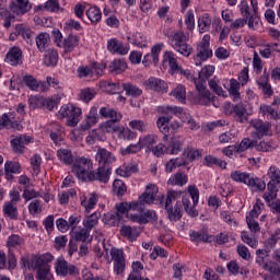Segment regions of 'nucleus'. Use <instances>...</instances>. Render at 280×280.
<instances>
[{
    "label": "nucleus",
    "mask_w": 280,
    "mask_h": 280,
    "mask_svg": "<svg viewBox=\"0 0 280 280\" xmlns=\"http://www.w3.org/2000/svg\"><path fill=\"white\" fill-rule=\"evenodd\" d=\"M215 73V66L207 65L199 72V78L194 79V84L198 91V104L201 106H207V104L211 103V92L207 90V80L211 78V75Z\"/></svg>",
    "instance_id": "obj_1"
},
{
    "label": "nucleus",
    "mask_w": 280,
    "mask_h": 280,
    "mask_svg": "<svg viewBox=\"0 0 280 280\" xmlns=\"http://www.w3.org/2000/svg\"><path fill=\"white\" fill-rule=\"evenodd\" d=\"M118 121L119 120L103 121L100 125L101 135H113L114 132H117L118 139H124L125 141H132V139H137V132L129 128L116 125Z\"/></svg>",
    "instance_id": "obj_2"
},
{
    "label": "nucleus",
    "mask_w": 280,
    "mask_h": 280,
    "mask_svg": "<svg viewBox=\"0 0 280 280\" xmlns=\"http://www.w3.org/2000/svg\"><path fill=\"white\" fill-rule=\"evenodd\" d=\"M267 176L270 179L267 184V191L262 195L266 203L270 206V202L277 198L280 189V168L272 165L267 171Z\"/></svg>",
    "instance_id": "obj_3"
},
{
    "label": "nucleus",
    "mask_w": 280,
    "mask_h": 280,
    "mask_svg": "<svg viewBox=\"0 0 280 280\" xmlns=\"http://www.w3.org/2000/svg\"><path fill=\"white\" fill-rule=\"evenodd\" d=\"M72 173L83 183L95 180L93 161L89 158H79L72 165Z\"/></svg>",
    "instance_id": "obj_4"
},
{
    "label": "nucleus",
    "mask_w": 280,
    "mask_h": 280,
    "mask_svg": "<svg viewBox=\"0 0 280 280\" xmlns=\"http://www.w3.org/2000/svg\"><path fill=\"white\" fill-rule=\"evenodd\" d=\"M231 178L235 183L247 185L252 191H264L266 189V182L246 172L234 171L231 173Z\"/></svg>",
    "instance_id": "obj_5"
},
{
    "label": "nucleus",
    "mask_w": 280,
    "mask_h": 280,
    "mask_svg": "<svg viewBox=\"0 0 280 280\" xmlns=\"http://www.w3.org/2000/svg\"><path fill=\"white\" fill-rule=\"evenodd\" d=\"M58 119H67V125L71 128H75L78 124H80V119H82V109L73 104L63 105L57 113Z\"/></svg>",
    "instance_id": "obj_6"
},
{
    "label": "nucleus",
    "mask_w": 280,
    "mask_h": 280,
    "mask_svg": "<svg viewBox=\"0 0 280 280\" xmlns=\"http://www.w3.org/2000/svg\"><path fill=\"white\" fill-rule=\"evenodd\" d=\"M209 58H213V50L211 49V35L206 34L197 45V54L194 56V62L196 67H200Z\"/></svg>",
    "instance_id": "obj_7"
},
{
    "label": "nucleus",
    "mask_w": 280,
    "mask_h": 280,
    "mask_svg": "<svg viewBox=\"0 0 280 280\" xmlns=\"http://www.w3.org/2000/svg\"><path fill=\"white\" fill-rule=\"evenodd\" d=\"M187 38L185 37V33L183 31L176 32L170 39V45L173 47L174 50L177 51V54H180L182 56H185L188 58V56H191V51H194V48L191 45L187 44Z\"/></svg>",
    "instance_id": "obj_8"
},
{
    "label": "nucleus",
    "mask_w": 280,
    "mask_h": 280,
    "mask_svg": "<svg viewBox=\"0 0 280 280\" xmlns=\"http://www.w3.org/2000/svg\"><path fill=\"white\" fill-rule=\"evenodd\" d=\"M188 194L192 200V205L189 197H183L184 209L186 213L190 215V218H198V210H196V207L200 200V191L196 188V186H188Z\"/></svg>",
    "instance_id": "obj_9"
},
{
    "label": "nucleus",
    "mask_w": 280,
    "mask_h": 280,
    "mask_svg": "<svg viewBox=\"0 0 280 280\" xmlns=\"http://www.w3.org/2000/svg\"><path fill=\"white\" fill-rule=\"evenodd\" d=\"M188 194L192 200V205L189 197H183L184 209L186 213L190 215V218H198V210H196V207L200 200V191L196 188V186H188Z\"/></svg>",
    "instance_id": "obj_10"
},
{
    "label": "nucleus",
    "mask_w": 280,
    "mask_h": 280,
    "mask_svg": "<svg viewBox=\"0 0 280 280\" xmlns=\"http://www.w3.org/2000/svg\"><path fill=\"white\" fill-rule=\"evenodd\" d=\"M142 202L147 205H163L165 195H159V186L156 184H148L141 195Z\"/></svg>",
    "instance_id": "obj_11"
},
{
    "label": "nucleus",
    "mask_w": 280,
    "mask_h": 280,
    "mask_svg": "<svg viewBox=\"0 0 280 280\" xmlns=\"http://www.w3.org/2000/svg\"><path fill=\"white\" fill-rule=\"evenodd\" d=\"M159 110L160 113H164L165 115H176V117L182 119L184 124H188V128H190V130H198V128H200L198 124H196V120H194V118L187 116V114L183 112L182 107L164 106L160 107Z\"/></svg>",
    "instance_id": "obj_12"
},
{
    "label": "nucleus",
    "mask_w": 280,
    "mask_h": 280,
    "mask_svg": "<svg viewBox=\"0 0 280 280\" xmlns=\"http://www.w3.org/2000/svg\"><path fill=\"white\" fill-rule=\"evenodd\" d=\"M223 108L225 115H234L235 121H240V124L248 121V110L246 109V105L244 103L236 105L225 103Z\"/></svg>",
    "instance_id": "obj_13"
},
{
    "label": "nucleus",
    "mask_w": 280,
    "mask_h": 280,
    "mask_svg": "<svg viewBox=\"0 0 280 280\" xmlns=\"http://www.w3.org/2000/svg\"><path fill=\"white\" fill-rule=\"evenodd\" d=\"M261 211H264V202L260 199H257L252 211L246 215V222L252 233H259L260 231L257 218L261 215Z\"/></svg>",
    "instance_id": "obj_14"
},
{
    "label": "nucleus",
    "mask_w": 280,
    "mask_h": 280,
    "mask_svg": "<svg viewBox=\"0 0 280 280\" xmlns=\"http://www.w3.org/2000/svg\"><path fill=\"white\" fill-rule=\"evenodd\" d=\"M109 255L114 265L115 275H117V277H124V272H126V256H124V249L114 247L109 250Z\"/></svg>",
    "instance_id": "obj_15"
},
{
    "label": "nucleus",
    "mask_w": 280,
    "mask_h": 280,
    "mask_svg": "<svg viewBox=\"0 0 280 280\" xmlns=\"http://www.w3.org/2000/svg\"><path fill=\"white\" fill-rule=\"evenodd\" d=\"M55 272L58 277H67L69 275H78V268L69 264L65 257H59L55 262Z\"/></svg>",
    "instance_id": "obj_16"
},
{
    "label": "nucleus",
    "mask_w": 280,
    "mask_h": 280,
    "mask_svg": "<svg viewBox=\"0 0 280 280\" xmlns=\"http://www.w3.org/2000/svg\"><path fill=\"white\" fill-rule=\"evenodd\" d=\"M162 67L164 69H168V73L171 75H176V73H178L180 66L178 65V59L174 51L166 50L164 52L162 59Z\"/></svg>",
    "instance_id": "obj_17"
},
{
    "label": "nucleus",
    "mask_w": 280,
    "mask_h": 280,
    "mask_svg": "<svg viewBox=\"0 0 280 280\" xmlns=\"http://www.w3.org/2000/svg\"><path fill=\"white\" fill-rule=\"evenodd\" d=\"M95 161L98 163L100 167H108V165H113V163L117 161V158L105 148H98L96 150Z\"/></svg>",
    "instance_id": "obj_18"
},
{
    "label": "nucleus",
    "mask_w": 280,
    "mask_h": 280,
    "mask_svg": "<svg viewBox=\"0 0 280 280\" xmlns=\"http://www.w3.org/2000/svg\"><path fill=\"white\" fill-rule=\"evenodd\" d=\"M250 126L256 130L258 137H268L272 135V125L269 121L253 119L250 120Z\"/></svg>",
    "instance_id": "obj_19"
},
{
    "label": "nucleus",
    "mask_w": 280,
    "mask_h": 280,
    "mask_svg": "<svg viewBox=\"0 0 280 280\" xmlns=\"http://www.w3.org/2000/svg\"><path fill=\"white\" fill-rule=\"evenodd\" d=\"M107 51H109V54H115L116 56H126L130 49L117 38H110L107 40Z\"/></svg>",
    "instance_id": "obj_20"
},
{
    "label": "nucleus",
    "mask_w": 280,
    "mask_h": 280,
    "mask_svg": "<svg viewBox=\"0 0 280 280\" xmlns=\"http://www.w3.org/2000/svg\"><path fill=\"white\" fill-rule=\"evenodd\" d=\"M145 89L156 91L158 93H167V83L159 78L151 77L144 81Z\"/></svg>",
    "instance_id": "obj_21"
},
{
    "label": "nucleus",
    "mask_w": 280,
    "mask_h": 280,
    "mask_svg": "<svg viewBox=\"0 0 280 280\" xmlns=\"http://www.w3.org/2000/svg\"><path fill=\"white\" fill-rule=\"evenodd\" d=\"M100 122V116L97 115V107H92L84 120L80 125L81 130H91L93 126Z\"/></svg>",
    "instance_id": "obj_22"
},
{
    "label": "nucleus",
    "mask_w": 280,
    "mask_h": 280,
    "mask_svg": "<svg viewBox=\"0 0 280 280\" xmlns=\"http://www.w3.org/2000/svg\"><path fill=\"white\" fill-rule=\"evenodd\" d=\"M30 10H32L30 0H12L11 2V11L18 16H23V14H26Z\"/></svg>",
    "instance_id": "obj_23"
},
{
    "label": "nucleus",
    "mask_w": 280,
    "mask_h": 280,
    "mask_svg": "<svg viewBox=\"0 0 280 280\" xmlns=\"http://www.w3.org/2000/svg\"><path fill=\"white\" fill-rule=\"evenodd\" d=\"M127 218L130 222L141 224V201L129 202V213Z\"/></svg>",
    "instance_id": "obj_24"
},
{
    "label": "nucleus",
    "mask_w": 280,
    "mask_h": 280,
    "mask_svg": "<svg viewBox=\"0 0 280 280\" xmlns=\"http://www.w3.org/2000/svg\"><path fill=\"white\" fill-rule=\"evenodd\" d=\"M30 143H34V138L30 136H18L11 141L13 151L18 153L23 152L25 145H30Z\"/></svg>",
    "instance_id": "obj_25"
},
{
    "label": "nucleus",
    "mask_w": 280,
    "mask_h": 280,
    "mask_svg": "<svg viewBox=\"0 0 280 280\" xmlns=\"http://www.w3.org/2000/svg\"><path fill=\"white\" fill-rule=\"evenodd\" d=\"M22 168L19 162L7 161L4 163V176L7 180H12L14 178V174H21Z\"/></svg>",
    "instance_id": "obj_26"
},
{
    "label": "nucleus",
    "mask_w": 280,
    "mask_h": 280,
    "mask_svg": "<svg viewBox=\"0 0 280 280\" xmlns=\"http://www.w3.org/2000/svg\"><path fill=\"white\" fill-rule=\"evenodd\" d=\"M96 205H97V194L92 192L88 196L83 194L81 196V206L85 209L88 213H90V211H93Z\"/></svg>",
    "instance_id": "obj_27"
},
{
    "label": "nucleus",
    "mask_w": 280,
    "mask_h": 280,
    "mask_svg": "<svg viewBox=\"0 0 280 280\" xmlns=\"http://www.w3.org/2000/svg\"><path fill=\"white\" fill-rule=\"evenodd\" d=\"M100 115L104 119H110L109 121H121L124 115L121 113L110 108V107H101Z\"/></svg>",
    "instance_id": "obj_28"
},
{
    "label": "nucleus",
    "mask_w": 280,
    "mask_h": 280,
    "mask_svg": "<svg viewBox=\"0 0 280 280\" xmlns=\"http://www.w3.org/2000/svg\"><path fill=\"white\" fill-rule=\"evenodd\" d=\"M80 45V37L74 34H70L67 38L63 39V45H61V49L65 50L66 54H71L75 47Z\"/></svg>",
    "instance_id": "obj_29"
},
{
    "label": "nucleus",
    "mask_w": 280,
    "mask_h": 280,
    "mask_svg": "<svg viewBox=\"0 0 280 280\" xmlns=\"http://www.w3.org/2000/svg\"><path fill=\"white\" fill-rule=\"evenodd\" d=\"M189 237L190 242H194V244H200L201 242L207 243L209 240H211V236H209V233L205 228L199 231H190Z\"/></svg>",
    "instance_id": "obj_30"
},
{
    "label": "nucleus",
    "mask_w": 280,
    "mask_h": 280,
    "mask_svg": "<svg viewBox=\"0 0 280 280\" xmlns=\"http://www.w3.org/2000/svg\"><path fill=\"white\" fill-rule=\"evenodd\" d=\"M122 89L126 92V95H130L131 106H133L135 108H139V103H135V100H137V97H139V95L141 94L139 88H137L130 83H125V84H122Z\"/></svg>",
    "instance_id": "obj_31"
},
{
    "label": "nucleus",
    "mask_w": 280,
    "mask_h": 280,
    "mask_svg": "<svg viewBox=\"0 0 280 280\" xmlns=\"http://www.w3.org/2000/svg\"><path fill=\"white\" fill-rule=\"evenodd\" d=\"M259 113L262 115V117H269V119H280L279 108L272 107V105H260Z\"/></svg>",
    "instance_id": "obj_32"
},
{
    "label": "nucleus",
    "mask_w": 280,
    "mask_h": 280,
    "mask_svg": "<svg viewBox=\"0 0 280 280\" xmlns=\"http://www.w3.org/2000/svg\"><path fill=\"white\" fill-rule=\"evenodd\" d=\"M2 213L4 218H9V220H16V218H19V208H16V203L7 201L2 206Z\"/></svg>",
    "instance_id": "obj_33"
},
{
    "label": "nucleus",
    "mask_w": 280,
    "mask_h": 280,
    "mask_svg": "<svg viewBox=\"0 0 280 280\" xmlns=\"http://www.w3.org/2000/svg\"><path fill=\"white\" fill-rule=\"evenodd\" d=\"M268 273L265 275V280H280V266L270 261L269 266L265 269Z\"/></svg>",
    "instance_id": "obj_34"
},
{
    "label": "nucleus",
    "mask_w": 280,
    "mask_h": 280,
    "mask_svg": "<svg viewBox=\"0 0 280 280\" xmlns=\"http://www.w3.org/2000/svg\"><path fill=\"white\" fill-rule=\"evenodd\" d=\"M183 148V142L178 137H173L166 144V154L176 155L180 152Z\"/></svg>",
    "instance_id": "obj_35"
},
{
    "label": "nucleus",
    "mask_w": 280,
    "mask_h": 280,
    "mask_svg": "<svg viewBox=\"0 0 280 280\" xmlns=\"http://www.w3.org/2000/svg\"><path fill=\"white\" fill-rule=\"evenodd\" d=\"M270 254L266 249L256 250V264L264 270L270 265Z\"/></svg>",
    "instance_id": "obj_36"
},
{
    "label": "nucleus",
    "mask_w": 280,
    "mask_h": 280,
    "mask_svg": "<svg viewBox=\"0 0 280 280\" xmlns=\"http://www.w3.org/2000/svg\"><path fill=\"white\" fill-rule=\"evenodd\" d=\"M37 280H54V273H51V266L39 265L36 270Z\"/></svg>",
    "instance_id": "obj_37"
},
{
    "label": "nucleus",
    "mask_w": 280,
    "mask_h": 280,
    "mask_svg": "<svg viewBox=\"0 0 280 280\" xmlns=\"http://www.w3.org/2000/svg\"><path fill=\"white\" fill-rule=\"evenodd\" d=\"M211 15L209 13H203L198 19V30L199 34H206V32H209L211 30Z\"/></svg>",
    "instance_id": "obj_38"
},
{
    "label": "nucleus",
    "mask_w": 280,
    "mask_h": 280,
    "mask_svg": "<svg viewBox=\"0 0 280 280\" xmlns=\"http://www.w3.org/2000/svg\"><path fill=\"white\" fill-rule=\"evenodd\" d=\"M168 213V219L171 222H178L180 218H183V205L180 202H176L175 207L165 208Z\"/></svg>",
    "instance_id": "obj_39"
},
{
    "label": "nucleus",
    "mask_w": 280,
    "mask_h": 280,
    "mask_svg": "<svg viewBox=\"0 0 280 280\" xmlns=\"http://www.w3.org/2000/svg\"><path fill=\"white\" fill-rule=\"evenodd\" d=\"M21 56H22L21 48L13 47L7 54L5 62L12 66H16L19 65V62H21Z\"/></svg>",
    "instance_id": "obj_40"
},
{
    "label": "nucleus",
    "mask_w": 280,
    "mask_h": 280,
    "mask_svg": "<svg viewBox=\"0 0 280 280\" xmlns=\"http://www.w3.org/2000/svg\"><path fill=\"white\" fill-rule=\"evenodd\" d=\"M24 244L25 240L16 234H12L7 238V248H9V250L21 248Z\"/></svg>",
    "instance_id": "obj_41"
},
{
    "label": "nucleus",
    "mask_w": 280,
    "mask_h": 280,
    "mask_svg": "<svg viewBox=\"0 0 280 280\" xmlns=\"http://www.w3.org/2000/svg\"><path fill=\"white\" fill-rule=\"evenodd\" d=\"M187 180L188 177L185 173L177 172L168 178L167 185L183 187L184 185H187Z\"/></svg>",
    "instance_id": "obj_42"
},
{
    "label": "nucleus",
    "mask_w": 280,
    "mask_h": 280,
    "mask_svg": "<svg viewBox=\"0 0 280 280\" xmlns=\"http://www.w3.org/2000/svg\"><path fill=\"white\" fill-rule=\"evenodd\" d=\"M94 180L100 183H108L110 180V171L106 166H100L97 171H93Z\"/></svg>",
    "instance_id": "obj_43"
},
{
    "label": "nucleus",
    "mask_w": 280,
    "mask_h": 280,
    "mask_svg": "<svg viewBox=\"0 0 280 280\" xmlns=\"http://www.w3.org/2000/svg\"><path fill=\"white\" fill-rule=\"evenodd\" d=\"M85 15L88 16L89 21L93 23L94 25L100 23L102 21V10L97 7H90L85 11Z\"/></svg>",
    "instance_id": "obj_44"
},
{
    "label": "nucleus",
    "mask_w": 280,
    "mask_h": 280,
    "mask_svg": "<svg viewBox=\"0 0 280 280\" xmlns=\"http://www.w3.org/2000/svg\"><path fill=\"white\" fill-rule=\"evenodd\" d=\"M183 165H187L186 159L184 158L171 159L165 165V172H167V174H172V172L176 170V167H183Z\"/></svg>",
    "instance_id": "obj_45"
},
{
    "label": "nucleus",
    "mask_w": 280,
    "mask_h": 280,
    "mask_svg": "<svg viewBox=\"0 0 280 280\" xmlns=\"http://www.w3.org/2000/svg\"><path fill=\"white\" fill-rule=\"evenodd\" d=\"M171 95L177 100L180 104H185L187 102V90L185 85L178 84L172 92Z\"/></svg>",
    "instance_id": "obj_46"
},
{
    "label": "nucleus",
    "mask_w": 280,
    "mask_h": 280,
    "mask_svg": "<svg viewBox=\"0 0 280 280\" xmlns=\"http://www.w3.org/2000/svg\"><path fill=\"white\" fill-rule=\"evenodd\" d=\"M233 102H240L242 95L240 94V83L236 79L230 80V88L228 89Z\"/></svg>",
    "instance_id": "obj_47"
},
{
    "label": "nucleus",
    "mask_w": 280,
    "mask_h": 280,
    "mask_svg": "<svg viewBox=\"0 0 280 280\" xmlns=\"http://www.w3.org/2000/svg\"><path fill=\"white\" fill-rule=\"evenodd\" d=\"M100 88L105 93H112V94L119 93V91H121V85L119 83H113L110 81H102L100 83Z\"/></svg>",
    "instance_id": "obj_48"
},
{
    "label": "nucleus",
    "mask_w": 280,
    "mask_h": 280,
    "mask_svg": "<svg viewBox=\"0 0 280 280\" xmlns=\"http://www.w3.org/2000/svg\"><path fill=\"white\" fill-rule=\"evenodd\" d=\"M95 141H106V135L97 132V129L91 130L85 142L88 145H95Z\"/></svg>",
    "instance_id": "obj_49"
},
{
    "label": "nucleus",
    "mask_w": 280,
    "mask_h": 280,
    "mask_svg": "<svg viewBox=\"0 0 280 280\" xmlns=\"http://www.w3.org/2000/svg\"><path fill=\"white\" fill-rule=\"evenodd\" d=\"M70 235L73 240H77V242H86V240L91 237V230L86 228L79 231L71 230Z\"/></svg>",
    "instance_id": "obj_50"
},
{
    "label": "nucleus",
    "mask_w": 280,
    "mask_h": 280,
    "mask_svg": "<svg viewBox=\"0 0 280 280\" xmlns=\"http://www.w3.org/2000/svg\"><path fill=\"white\" fill-rule=\"evenodd\" d=\"M184 23L188 32H194L196 30V15L194 10H188L184 15Z\"/></svg>",
    "instance_id": "obj_51"
},
{
    "label": "nucleus",
    "mask_w": 280,
    "mask_h": 280,
    "mask_svg": "<svg viewBox=\"0 0 280 280\" xmlns=\"http://www.w3.org/2000/svg\"><path fill=\"white\" fill-rule=\"evenodd\" d=\"M57 156L66 165H71V163H73V153L69 149H59L57 151Z\"/></svg>",
    "instance_id": "obj_52"
},
{
    "label": "nucleus",
    "mask_w": 280,
    "mask_h": 280,
    "mask_svg": "<svg viewBox=\"0 0 280 280\" xmlns=\"http://www.w3.org/2000/svg\"><path fill=\"white\" fill-rule=\"evenodd\" d=\"M159 217L154 210H142L141 212V224H150L156 222Z\"/></svg>",
    "instance_id": "obj_53"
},
{
    "label": "nucleus",
    "mask_w": 280,
    "mask_h": 280,
    "mask_svg": "<svg viewBox=\"0 0 280 280\" xmlns=\"http://www.w3.org/2000/svg\"><path fill=\"white\" fill-rule=\"evenodd\" d=\"M126 69H128V65L121 59H115L109 66V71L112 73H124Z\"/></svg>",
    "instance_id": "obj_54"
},
{
    "label": "nucleus",
    "mask_w": 280,
    "mask_h": 280,
    "mask_svg": "<svg viewBox=\"0 0 280 280\" xmlns=\"http://www.w3.org/2000/svg\"><path fill=\"white\" fill-rule=\"evenodd\" d=\"M208 84H209L210 90L213 91V93H215L220 97H226L228 96L226 92H224V90L220 85V80H218L217 78L211 79L208 82Z\"/></svg>",
    "instance_id": "obj_55"
},
{
    "label": "nucleus",
    "mask_w": 280,
    "mask_h": 280,
    "mask_svg": "<svg viewBox=\"0 0 280 280\" xmlns=\"http://www.w3.org/2000/svg\"><path fill=\"white\" fill-rule=\"evenodd\" d=\"M139 167L137 165H129V166H120L116 170L117 176H121L122 178H128L135 172H138Z\"/></svg>",
    "instance_id": "obj_56"
},
{
    "label": "nucleus",
    "mask_w": 280,
    "mask_h": 280,
    "mask_svg": "<svg viewBox=\"0 0 280 280\" xmlns=\"http://www.w3.org/2000/svg\"><path fill=\"white\" fill-rule=\"evenodd\" d=\"M15 32L26 40V43H32V30L28 26L19 24L15 27Z\"/></svg>",
    "instance_id": "obj_57"
},
{
    "label": "nucleus",
    "mask_w": 280,
    "mask_h": 280,
    "mask_svg": "<svg viewBox=\"0 0 280 280\" xmlns=\"http://www.w3.org/2000/svg\"><path fill=\"white\" fill-rule=\"evenodd\" d=\"M120 217L119 214H116L114 212H107L104 214L103 217V222L104 224H108V226H117V224H119L120 221Z\"/></svg>",
    "instance_id": "obj_58"
},
{
    "label": "nucleus",
    "mask_w": 280,
    "mask_h": 280,
    "mask_svg": "<svg viewBox=\"0 0 280 280\" xmlns=\"http://www.w3.org/2000/svg\"><path fill=\"white\" fill-rule=\"evenodd\" d=\"M49 45V35L47 33H40L36 37V46L39 51H45Z\"/></svg>",
    "instance_id": "obj_59"
},
{
    "label": "nucleus",
    "mask_w": 280,
    "mask_h": 280,
    "mask_svg": "<svg viewBox=\"0 0 280 280\" xmlns=\"http://www.w3.org/2000/svg\"><path fill=\"white\" fill-rule=\"evenodd\" d=\"M131 268L132 271L130 272L128 280H141V261H133Z\"/></svg>",
    "instance_id": "obj_60"
},
{
    "label": "nucleus",
    "mask_w": 280,
    "mask_h": 280,
    "mask_svg": "<svg viewBox=\"0 0 280 280\" xmlns=\"http://www.w3.org/2000/svg\"><path fill=\"white\" fill-rule=\"evenodd\" d=\"M158 141L159 138L155 135H148L142 139V148H145L147 152H150Z\"/></svg>",
    "instance_id": "obj_61"
},
{
    "label": "nucleus",
    "mask_w": 280,
    "mask_h": 280,
    "mask_svg": "<svg viewBox=\"0 0 280 280\" xmlns=\"http://www.w3.org/2000/svg\"><path fill=\"white\" fill-rule=\"evenodd\" d=\"M277 148V143L272 140H262L260 143L257 145V150L259 152H272Z\"/></svg>",
    "instance_id": "obj_62"
},
{
    "label": "nucleus",
    "mask_w": 280,
    "mask_h": 280,
    "mask_svg": "<svg viewBox=\"0 0 280 280\" xmlns=\"http://www.w3.org/2000/svg\"><path fill=\"white\" fill-rule=\"evenodd\" d=\"M28 213L30 215L36 217L39 213H43V203L38 200H33L28 205Z\"/></svg>",
    "instance_id": "obj_63"
},
{
    "label": "nucleus",
    "mask_w": 280,
    "mask_h": 280,
    "mask_svg": "<svg viewBox=\"0 0 280 280\" xmlns=\"http://www.w3.org/2000/svg\"><path fill=\"white\" fill-rule=\"evenodd\" d=\"M200 150L194 148H187L184 150V156L187 161H196V159H200Z\"/></svg>",
    "instance_id": "obj_64"
}]
</instances>
